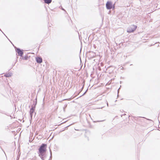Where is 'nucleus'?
<instances>
[{"mask_svg": "<svg viewBox=\"0 0 160 160\" xmlns=\"http://www.w3.org/2000/svg\"><path fill=\"white\" fill-rule=\"evenodd\" d=\"M106 7L107 9L109 10L112 7V3L111 1H108L106 4Z\"/></svg>", "mask_w": 160, "mask_h": 160, "instance_id": "obj_3", "label": "nucleus"}, {"mask_svg": "<svg viewBox=\"0 0 160 160\" xmlns=\"http://www.w3.org/2000/svg\"><path fill=\"white\" fill-rule=\"evenodd\" d=\"M16 50L18 55L21 57H22L23 54V52L19 48H17Z\"/></svg>", "mask_w": 160, "mask_h": 160, "instance_id": "obj_4", "label": "nucleus"}, {"mask_svg": "<svg viewBox=\"0 0 160 160\" xmlns=\"http://www.w3.org/2000/svg\"><path fill=\"white\" fill-rule=\"evenodd\" d=\"M120 68H120V69H122V68H123V67H121Z\"/></svg>", "mask_w": 160, "mask_h": 160, "instance_id": "obj_9", "label": "nucleus"}, {"mask_svg": "<svg viewBox=\"0 0 160 160\" xmlns=\"http://www.w3.org/2000/svg\"><path fill=\"white\" fill-rule=\"evenodd\" d=\"M47 144H42L39 149V152L40 155H42L43 153L46 152Z\"/></svg>", "mask_w": 160, "mask_h": 160, "instance_id": "obj_1", "label": "nucleus"}, {"mask_svg": "<svg viewBox=\"0 0 160 160\" xmlns=\"http://www.w3.org/2000/svg\"><path fill=\"white\" fill-rule=\"evenodd\" d=\"M37 62L38 63H41L42 62V59L40 57H38L36 58Z\"/></svg>", "mask_w": 160, "mask_h": 160, "instance_id": "obj_5", "label": "nucleus"}, {"mask_svg": "<svg viewBox=\"0 0 160 160\" xmlns=\"http://www.w3.org/2000/svg\"><path fill=\"white\" fill-rule=\"evenodd\" d=\"M62 10H64V11H65V10L63 8H62Z\"/></svg>", "mask_w": 160, "mask_h": 160, "instance_id": "obj_8", "label": "nucleus"}, {"mask_svg": "<svg viewBox=\"0 0 160 160\" xmlns=\"http://www.w3.org/2000/svg\"><path fill=\"white\" fill-rule=\"evenodd\" d=\"M44 2L47 4L50 3L51 2L52 0H44Z\"/></svg>", "mask_w": 160, "mask_h": 160, "instance_id": "obj_6", "label": "nucleus"}, {"mask_svg": "<svg viewBox=\"0 0 160 160\" xmlns=\"http://www.w3.org/2000/svg\"><path fill=\"white\" fill-rule=\"evenodd\" d=\"M137 28L136 26L132 25L127 28V32L129 33L133 32Z\"/></svg>", "mask_w": 160, "mask_h": 160, "instance_id": "obj_2", "label": "nucleus"}, {"mask_svg": "<svg viewBox=\"0 0 160 160\" xmlns=\"http://www.w3.org/2000/svg\"><path fill=\"white\" fill-rule=\"evenodd\" d=\"M33 112H34V109L32 108L30 110V113L31 114H32V113H33Z\"/></svg>", "mask_w": 160, "mask_h": 160, "instance_id": "obj_7", "label": "nucleus"}]
</instances>
